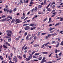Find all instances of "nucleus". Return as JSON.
Instances as JSON below:
<instances>
[{
    "label": "nucleus",
    "instance_id": "1",
    "mask_svg": "<svg viewBox=\"0 0 63 63\" xmlns=\"http://www.w3.org/2000/svg\"><path fill=\"white\" fill-rule=\"evenodd\" d=\"M7 32L8 33H7V35L9 37H11V34H10L11 33H12V32L10 31H7Z\"/></svg>",
    "mask_w": 63,
    "mask_h": 63
},
{
    "label": "nucleus",
    "instance_id": "2",
    "mask_svg": "<svg viewBox=\"0 0 63 63\" xmlns=\"http://www.w3.org/2000/svg\"><path fill=\"white\" fill-rule=\"evenodd\" d=\"M13 60L15 61V63H16L17 61V59L16 58V57L15 56L14 57Z\"/></svg>",
    "mask_w": 63,
    "mask_h": 63
},
{
    "label": "nucleus",
    "instance_id": "3",
    "mask_svg": "<svg viewBox=\"0 0 63 63\" xmlns=\"http://www.w3.org/2000/svg\"><path fill=\"white\" fill-rule=\"evenodd\" d=\"M16 22H17V23H19V22H20V20H19V19H16Z\"/></svg>",
    "mask_w": 63,
    "mask_h": 63
},
{
    "label": "nucleus",
    "instance_id": "4",
    "mask_svg": "<svg viewBox=\"0 0 63 63\" xmlns=\"http://www.w3.org/2000/svg\"><path fill=\"white\" fill-rule=\"evenodd\" d=\"M45 57H44L42 60L41 61V62H46V60H45Z\"/></svg>",
    "mask_w": 63,
    "mask_h": 63
},
{
    "label": "nucleus",
    "instance_id": "5",
    "mask_svg": "<svg viewBox=\"0 0 63 63\" xmlns=\"http://www.w3.org/2000/svg\"><path fill=\"white\" fill-rule=\"evenodd\" d=\"M15 19H13L11 21V23H14V22H15Z\"/></svg>",
    "mask_w": 63,
    "mask_h": 63
},
{
    "label": "nucleus",
    "instance_id": "6",
    "mask_svg": "<svg viewBox=\"0 0 63 63\" xmlns=\"http://www.w3.org/2000/svg\"><path fill=\"white\" fill-rule=\"evenodd\" d=\"M29 29V26H27L25 28V30H27Z\"/></svg>",
    "mask_w": 63,
    "mask_h": 63
},
{
    "label": "nucleus",
    "instance_id": "7",
    "mask_svg": "<svg viewBox=\"0 0 63 63\" xmlns=\"http://www.w3.org/2000/svg\"><path fill=\"white\" fill-rule=\"evenodd\" d=\"M42 53H43V54H47L48 53V52H42Z\"/></svg>",
    "mask_w": 63,
    "mask_h": 63
},
{
    "label": "nucleus",
    "instance_id": "8",
    "mask_svg": "<svg viewBox=\"0 0 63 63\" xmlns=\"http://www.w3.org/2000/svg\"><path fill=\"white\" fill-rule=\"evenodd\" d=\"M38 8L37 7H35L34 8V11H37V10H38Z\"/></svg>",
    "mask_w": 63,
    "mask_h": 63
},
{
    "label": "nucleus",
    "instance_id": "9",
    "mask_svg": "<svg viewBox=\"0 0 63 63\" xmlns=\"http://www.w3.org/2000/svg\"><path fill=\"white\" fill-rule=\"evenodd\" d=\"M4 44H5V45H8L9 46H10V45L9 44V43H8L7 42H6L5 43H4Z\"/></svg>",
    "mask_w": 63,
    "mask_h": 63
},
{
    "label": "nucleus",
    "instance_id": "10",
    "mask_svg": "<svg viewBox=\"0 0 63 63\" xmlns=\"http://www.w3.org/2000/svg\"><path fill=\"white\" fill-rule=\"evenodd\" d=\"M36 28V27H34V28H31V30H33V29H35Z\"/></svg>",
    "mask_w": 63,
    "mask_h": 63
},
{
    "label": "nucleus",
    "instance_id": "11",
    "mask_svg": "<svg viewBox=\"0 0 63 63\" xmlns=\"http://www.w3.org/2000/svg\"><path fill=\"white\" fill-rule=\"evenodd\" d=\"M32 55H31L30 56L29 58L30 59H32Z\"/></svg>",
    "mask_w": 63,
    "mask_h": 63
},
{
    "label": "nucleus",
    "instance_id": "12",
    "mask_svg": "<svg viewBox=\"0 0 63 63\" xmlns=\"http://www.w3.org/2000/svg\"><path fill=\"white\" fill-rule=\"evenodd\" d=\"M17 56L18 57V58H19V59H22V58L21 57H20V56Z\"/></svg>",
    "mask_w": 63,
    "mask_h": 63
},
{
    "label": "nucleus",
    "instance_id": "13",
    "mask_svg": "<svg viewBox=\"0 0 63 63\" xmlns=\"http://www.w3.org/2000/svg\"><path fill=\"white\" fill-rule=\"evenodd\" d=\"M49 44H50V43H49V42H48L45 44V46H47V45H49Z\"/></svg>",
    "mask_w": 63,
    "mask_h": 63
},
{
    "label": "nucleus",
    "instance_id": "14",
    "mask_svg": "<svg viewBox=\"0 0 63 63\" xmlns=\"http://www.w3.org/2000/svg\"><path fill=\"white\" fill-rule=\"evenodd\" d=\"M56 14V12L54 13H53V14L54 15H53L52 16V17H53V16H55V15H54V14Z\"/></svg>",
    "mask_w": 63,
    "mask_h": 63
},
{
    "label": "nucleus",
    "instance_id": "15",
    "mask_svg": "<svg viewBox=\"0 0 63 63\" xmlns=\"http://www.w3.org/2000/svg\"><path fill=\"white\" fill-rule=\"evenodd\" d=\"M1 20L2 21H6V19H2V20Z\"/></svg>",
    "mask_w": 63,
    "mask_h": 63
},
{
    "label": "nucleus",
    "instance_id": "16",
    "mask_svg": "<svg viewBox=\"0 0 63 63\" xmlns=\"http://www.w3.org/2000/svg\"><path fill=\"white\" fill-rule=\"evenodd\" d=\"M47 11H51V9L50 8H49L47 9Z\"/></svg>",
    "mask_w": 63,
    "mask_h": 63
},
{
    "label": "nucleus",
    "instance_id": "17",
    "mask_svg": "<svg viewBox=\"0 0 63 63\" xmlns=\"http://www.w3.org/2000/svg\"><path fill=\"white\" fill-rule=\"evenodd\" d=\"M35 34H34V35H33L32 34V37H31L32 38H33V37H34V36H35Z\"/></svg>",
    "mask_w": 63,
    "mask_h": 63
},
{
    "label": "nucleus",
    "instance_id": "18",
    "mask_svg": "<svg viewBox=\"0 0 63 63\" xmlns=\"http://www.w3.org/2000/svg\"><path fill=\"white\" fill-rule=\"evenodd\" d=\"M42 7V6L41 5H39L38 6V8H40Z\"/></svg>",
    "mask_w": 63,
    "mask_h": 63
},
{
    "label": "nucleus",
    "instance_id": "19",
    "mask_svg": "<svg viewBox=\"0 0 63 63\" xmlns=\"http://www.w3.org/2000/svg\"><path fill=\"white\" fill-rule=\"evenodd\" d=\"M11 38H10L8 40V42H11Z\"/></svg>",
    "mask_w": 63,
    "mask_h": 63
},
{
    "label": "nucleus",
    "instance_id": "20",
    "mask_svg": "<svg viewBox=\"0 0 63 63\" xmlns=\"http://www.w3.org/2000/svg\"><path fill=\"white\" fill-rule=\"evenodd\" d=\"M29 24H25L23 25V26H27V25H28Z\"/></svg>",
    "mask_w": 63,
    "mask_h": 63
},
{
    "label": "nucleus",
    "instance_id": "21",
    "mask_svg": "<svg viewBox=\"0 0 63 63\" xmlns=\"http://www.w3.org/2000/svg\"><path fill=\"white\" fill-rule=\"evenodd\" d=\"M47 20V18H46L45 19L43 20L44 22H45Z\"/></svg>",
    "mask_w": 63,
    "mask_h": 63
},
{
    "label": "nucleus",
    "instance_id": "22",
    "mask_svg": "<svg viewBox=\"0 0 63 63\" xmlns=\"http://www.w3.org/2000/svg\"><path fill=\"white\" fill-rule=\"evenodd\" d=\"M43 58L42 57H40L38 59L40 60H42V59Z\"/></svg>",
    "mask_w": 63,
    "mask_h": 63
},
{
    "label": "nucleus",
    "instance_id": "23",
    "mask_svg": "<svg viewBox=\"0 0 63 63\" xmlns=\"http://www.w3.org/2000/svg\"><path fill=\"white\" fill-rule=\"evenodd\" d=\"M25 18V17L24 16H23L21 17V19H24Z\"/></svg>",
    "mask_w": 63,
    "mask_h": 63
},
{
    "label": "nucleus",
    "instance_id": "24",
    "mask_svg": "<svg viewBox=\"0 0 63 63\" xmlns=\"http://www.w3.org/2000/svg\"><path fill=\"white\" fill-rule=\"evenodd\" d=\"M3 46L4 47V48H8L7 47L5 46V45H3Z\"/></svg>",
    "mask_w": 63,
    "mask_h": 63
},
{
    "label": "nucleus",
    "instance_id": "25",
    "mask_svg": "<svg viewBox=\"0 0 63 63\" xmlns=\"http://www.w3.org/2000/svg\"><path fill=\"white\" fill-rule=\"evenodd\" d=\"M34 25V24H30V26H33Z\"/></svg>",
    "mask_w": 63,
    "mask_h": 63
},
{
    "label": "nucleus",
    "instance_id": "26",
    "mask_svg": "<svg viewBox=\"0 0 63 63\" xmlns=\"http://www.w3.org/2000/svg\"><path fill=\"white\" fill-rule=\"evenodd\" d=\"M26 61H28V60H30V59H29V58H27L26 59Z\"/></svg>",
    "mask_w": 63,
    "mask_h": 63
},
{
    "label": "nucleus",
    "instance_id": "27",
    "mask_svg": "<svg viewBox=\"0 0 63 63\" xmlns=\"http://www.w3.org/2000/svg\"><path fill=\"white\" fill-rule=\"evenodd\" d=\"M2 18H5L6 17V16H2Z\"/></svg>",
    "mask_w": 63,
    "mask_h": 63
},
{
    "label": "nucleus",
    "instance_id": "28",
    "mask_svg": "<svg viewBox=\"0 0 63 63\" xmlns=\"http://www.w3.org/2000/svg\"><path fill=\"white\" fill-rule=\"evenodd\" d=\"M27 47L26 46L24 48V50H26V49H27Z\"/></svg>",
    "mask_w": 63,
    "mask_h": 63
},
{
    "label": "nucleus",
    "instance_id": "29",
    "mask_svg": "<svg viewBox=\"0 0 63 63\" xmlns=\"http://www.w3.org/2000/svg\"><path fill=\"white\" fill-rule=\"evenodd\" d=\"M39 54H40V53H35V55H39Z\"/></svg>",
    "mask_w": 63,
    "mask_h": 63
},
{
    "label": "nucleus",
    "instance_id": "30",
    "mask_svg": "<svg viewBox=\"0 0 63 63\" xmlns=\"http://www.w3.org/2000/svg\"><path fill=\"white\" fill-rule=\"evenodd\" d=\"M40 32H38V34H37V36H40Z\"/></svg>",
    "mask_w": 63,
    "mask_h": 63
},
{
    "label": "nucleus",
    "instance_id": "31",
    "mask_svg": "<svg viewBox=\"0 0 63 63\" xmlns=\"http://www.w3.org/2000/svg\"><path fill=\"white\" fill-rule=\"evenodd\" d=\"M59 43L57 44V45H56V47H58V46H59Z\"/></svg>",
    "mask_w": 63,
    "mask_h": 63
},
{
    "label": "nucleus",
    "instance_id": "32",
    "mask_svg": "<svg viewBox=\"0 0 63 63\" xmlns=\"http://www.w3.org/2000/svg\"><path fill=\"white\" fill-rule=\"evenodd\" d=\"M61 18V17H58L57 18H56V19H60H60Z\"/></svg>",
    "mask_w": 63,
    "mask_h": 63
},
{
    "label": "nucleus",
    "instance_id": "33",
    "mask_svg": "<svg viewBox=\"0 0 63 63\" xmlns=\"http://www.w3.org/2000/svg\"><path fill=\"white\" fill-rule=\"evenodd\" d=\"M60 21H63V18L61 17Z\"/></svg>",
    "mask_w": 63,
    "mask_h": 63
},
{
    "label": "nucleus",
    "instance_id": "34",
    "mask_svg": "<svg viewBox=\"0 0 63 63\" xmlns=\"http://www.w3.org/2000/svg\"><path fill=\"white\" fill-rule=\"evenodd\" d=\"M50 5V4H49L48 6H47V7H46V8L47 9L48 7H49V6Z\"/></svg>",
    "mask_w": 63,
    "mask_h": 63
},
{
    "label": "nucleus",
    "instance_id": "35",
    "mask_svg": "<svg viewBox=\"0 0 63 63\" xmlns=\"http://www.w3.org/2000/svg\"><path fill=\"white\" fill-rule=\"evenodd\" d=\"M16 8H15L14 10L13 11L14 12H16Z\"/></svg>",
    "mask_w": 63,
    "mask_h": 63
},
{
    "label": "nucleus",
    "instance_id": "36",
    "mask_svg": "<svg viewBox=\"0 0 63 63\" xmlns=\"http://www.w3.org/2000/svg\"><path fill=\"white\" fill-rule=\"evenodd\" d=\"M24 39H22L21 40V42H23V41H24Z\"/></svg>",
    "mask_w": 63,
    "mask_h": 63
},
{
    "label": "nucleus",
    "instance_id": "37",
    "mask_svg": "<svg viewBox=\"0 0 63 63\" xmlns=\"http://www.w3.org/2000/svg\"><path fill=\"white\" fill-rule=\"evenodd\" d=\"M57 8H61V7H62V6H57Z\"/></svg>",
    "mask_w": 63,
    "mask_h": 63
},
{
    "label": "nucleus",
    "instance_id": "38",
    "mask_svg": "<svg viewBox=\"0 0 63 63\" xmlns=\"http://www.w3.org/2000/svg\"><path fill=\"white\" fill-rule=\"evenodd\" d=\"M15 40H16V41H18V40H19V38L18 37Z\"/></svg>",
    "mask_w": 63,
    "mask_h": 63
},
{
    "label": "nucleus",
    "instance_id": "39",
    "mask_svg": "<svg viewBox=\"0 0 63 63\" xmlns=\"http://www.w3.org/2000/svg\"><path fill=\"white\" fill-rule=\"evenodd\" d=\"M45 44H44L42 47L41 48H43L44 47V46H45Z\"/></svg>",
    "mask_w": 63,
    "mask_h": 63
},
{
    "label": "nucleus",
    "instance_id": "40",
    "mask_svg": "<svg viewBox=\"0 0 63 63\" xmlns=\"http://www.w3.org/2000/svg\"><path fill=\"white\" fill-rule=\"evenodd\" d=\"M62 54V52H60L59 54V56H61V55Z\"/></svg>",
    "mask_w": 63,
    "mask_h": 63
},
{
    "label": "nucleus",
    "instance_id": "41",
    "mask_svg": "<svg viewBox=\"0 0 63 63\" xmlns=\"http://www.w3.org/2000/svg\"><path fill=\"white\" fill-rule=\"evenodd\" d=\"M61 45V46L63 45V41L60 44Z\"/></svg>",
    "mask_w": 63,
    "mask_h": 63
},
{
    "label": "nucleus",
    "instance_id": "42",
    "mask_svg": "<svg viewBox=\"0 0 63 63\" xmlns=\"http://www.w3.org/2000/svg\"><path fill=\"white\" fill-rule=\"evenodd\" d=\"M51 21V18H49V22H50Z\"/></svg>",
    "mask_w": 63,
    "mask_h": 63
},
{
    "label": "nucleus",
    "instance_id": "43",
    "mask_svg": "<svg viewBox=\"0 0 63 63\" xmlns=\"http://www.w3.org/2000/svg\"><path fill=\"white\" fill-rule=\"evenodd\" d=\"M54 30L53 31H51L50 32V33H53V32H54Z\"/></svg>",
    "mask_w": 63,
    "mask_h": 63
},
{
    "label": "nucleus",
    "instance_id": "44",
    "mask_svg": "<svg viewBox=\"0 0 63 63\" xmlns=\"http://www.w3.org/2000/svg\"><path fill=\"white\" fill-rule=\"evenodd\" d=\"M29 37L28 36H27V37H26V40H28V37Z\"/></svg>",
    "mask_w": 63,
    "mask_h": 63
},
{
    "label": "nucleus",
    "instance_id": "45",
    "mask_svg": "<svg viewBox=\"0 0 63 63\" xmlns=\"http://www.w3.org/2000/svg\"><path fill=\"white\" fill-rule=\"evenodd\" d=\"M52 62L53 63H55V62H56V61H52Z\"/></svg>",
    "mask_w": 63,
    "mask_h": 63
},
{
    "label": "nucleus",
    "instance_id": "46",
    "mask_svg": "<svg viewBox=\"0 0 63 63\" xmlns=\"http://www.w3.org/2000/svg\"><path fill=\"white\" fill-rule=\"evenodd\" d=\"M59 23H57V24H56L55 26H57V25H59Z\"/></svg>",
    "mask_w": 63,
    "mask_h": 63
},
{
    "label": "nucleus",
    "instance_id": "47",
    "mask_svg": "<svg viewBox=\"0 0 63 63\" xmlns=\"http://www.w3.org/2000/svg\"><path fill=\"white\" fill-rule=\"evenodd\" d=\"M27 33L25 32L24 33V35H25V36H26V35H27Z\"/></svg>",
    "mask_w": 63,
    "mask_h": 63
},
{
    "label": "nucleus",
    "instance_id": "48",
    "mask_svg": "<svg viewBox=\"0 0 63 63\" xmlns=\"http://www.w3.org/2000/svg\"><path fill=\"white\" fill-rule=\"evenodd\" d=\"M32 38L31 37H30L28 39L29 40H31V39H32Z\"/></svg>",
    "mask_w": 63,
    "mask_h": 63
},
{
    "label": "nucleus",
    "instance_id": "49",
    "mask_svg": "<svg viewBox=\"0 0 63 63\" xmlns=\"http://www.w3.org/2000/svg\"><path fill=\"white\" fill-rule=\"evenodd\" d=\"M50 36H51V34H48L47 36L48 37H50Z\"/></svg>",
    "mask_w": 63,
    "mask_h": 63
},
{
    "label": "nucleus",
    "instance_id": "50",
    "mask_svg": "<svg viewBox=\"0 0 63 63\" xmlns=\"http://www.w3.org/2000/svg\"><path fill=\"white\" fill-rule=\"evenodd\" d=\"M57 51H58L56 49L55 50V52L56 53H57Z\"/></svg>",
    "mask_w": 63,
    "mask_h": 63
},
{
    "label": "nucleus",
    "instance_id": "51",
    "mask_svg": "<svg viewBox=\"0 0 63 63\" xmlns=\"http://www.w3.org/2000/svg\"><path fill=\"white\" fill-rule=\"evenodd\" d=\"M8 58L9 59V60H11V57H10L9 56L8 57Z\"/></svg>",
    "mask_w": 63,
    "mask_h": 63
},
{
    "label": "nucleus",
    "instance_id": "52",
    "mask_svg": "<svg viewBox=\"0 0 63 63\" xmlns=\"http://www.w3.org/2000/svg\"><path fill=\"white\" fill-rule=\"evenodd\" d=\"M45 34H46V33H42V35H45Z\"/></svg>",
    "mask_w": 63,
    "mask_h": 63
},
{
    "label": "nucleus",
    "instance_id": "53",
    "mask_svg": "<svg viewBox=\"0 0 63 63\" xmlns=\"http://www.w3.org/2000/svg\"><path fill=\"white\" fill-rule=\"evenodd\" d=\"M23 57H24V58H26V55H25V54L24 55Z\"/></svg>",
    "mask_w": 63,
    "mask_h": 63
},
{
    "label": "nucleus",
    "instance_id": "54",
    "mask_svg": "<svg viewBox=\"0 0 63 63\" xmlns=\"http://www.w3.org/2000/svg\"><path fill=\"white\" fill-rule=\"evenodd\" d=\"M31 36V35L30 34H29L28 35H27V36L28 37H29V36Z\"/></svg>",
    "mask_w": 63,
    "mask_h": 63
},
{
    "label": "nucleus",
    "instance_id": "55",
    "mask_svg": "<svg viewBox=\"0 0 63 63\" xmlns=\"http://www.w3.org/2000/svg\"><path fill=\"white\" fill-rule=\"evenodd\" d=\"M30 4H31V5H33L34 4L33 2H31L30 3Z\"/></svg>",
    "mask_w": 63,
    "mask_h": 63
},
{
    "label": "nucleus",
    "instance_id": "56",
    "mask_svg": "<svg viewBox=\"0 0 63 63\" xmlns=\"http://www.w3.org/2000/svg\"><path fill=\"white\" fill-rule=\"evenodd\" d=\"M42 13L40 12H39L38 13V14H39V15H40L41 14H42Z\"/></svg>",
    "mask_w": 63,
    "mask_h": 63
},
{
    "label": "nucleus",
    "instance_id": "57",
    "mask_svg": "<svg viewBox=\"0 0 63 63\" xmlns=\"http://www.w3.org/2000/svg\"><path fill=\"white\" fill-rule=\"evenodd\" d=\"M24 53H27V50H26L24 52Z\"/></svg>",
    "mask_w": 63,
    "mask_h": 63
},
{
    "label": "nucleus",
    "instance_id": "58",
    "mask_svg": "<svg viewBox=\"0 0 63 63\" xmlns=\"http://www.w3.org/2000/svg\"><path fill=\"white\" fill-rule=\"evenodd\" d=\"M51 43L52 44H54V43H55V41H53L52 42H51Z\"/></svg>",
    "mask_w": 63,
    "mask_h": 63
},
{
    "label": "nucleus",
    "instance_id": "59",
    "mask_svg": "<svg viewBox=\"0 0 63 63\" xmlns=\"http://www.w3.org/2000/svg\"><path fill=\"white\" fill-rule=\"evenodd\" d=\"M36 38H37V37H36V36H35L34 38L33 39H34V40H36Z\"/></svg>",
    "mask_w": 63,
    "mask_h": 63
},
{
    "label": "nucleus",
    "instance_id": "60",
    "mask_svg": "<svg viewBox=\"0 0 63 63\" xmlns=\"http://www.w3.org/2000/svg\"><path fill=\"white\" fill-rule=\"evenodd\" d=\"M2 48V46H1L0 47V49H1Z\"/></svg>",
    "mask_w": 63,
    "mask_h": 63
},
{
    "label": "nucleus",
    "instance_id": "61",
    "mask_svg": "<svg viewBox=\"0 0 63 63\" xmlns=\"http://www.w3.org/2000/svg\"><path fill=\"white\" fill-rule=\"evenodd\" d=\"M37 46V44H35L34 46V47H36Z\"/></svg>",
    "mask_w": 63,
    "mask_h": 63
},
{
    "label": "nucleus",
    "instance_id": "62",
    "mask_svg": "<svg viewBox=\"0 0 63 63\" xmlns=\"http://www.w3.org/2000/svg\"><path fill=\"white\" fill-rule=\"evenodd\" d=\"M29 0H26V3H28V1Z\"/></svg>",
    "mask_w": 63,
    "mask_h": 63
},
{
    "label": "nucleus",
    "instance_id": "63",
    "mask_svg": "<svg viewBox=\"0 0 63 63\" xmlns=\"http://www.w3.org/2000/svg\"><path fill=\"white\" fill-rule=\"evenodd\" d=\"M52 25V24H50L49 25V26H51Z\"/></svg>",
    "mask_w": 63,
    "mask_h": 63
},
{
    "label": "nucleus",
    "instance_id": "64",
    "mask_svg": "<svg viewBox=\"0 0 63 63\" xmlns=\"http://www.w3.org/2000/svg\"><path fill=\"white\" fill-rule=\"evenodd\" d=\"M48 63H52V62L49 61L47 62Z\"/></svg>",
    "mask_w": 63,
    "mask_h": 63
}]
</instances>
